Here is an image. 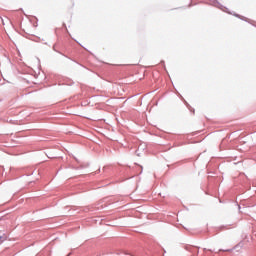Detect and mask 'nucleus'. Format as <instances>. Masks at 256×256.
<instances>
[{
  "mask_svg": "<svg viewBox=\"0 0 256 256\" xmlns=\"http://www.w3.org/2000/svg\"><path fill=\"white\" fill-rule=\"evenodd\" d=\"M0 241H5V236L4 237L0 236Z\"/></svg>",
  "mask_w": 256,
  "mask_h": 256,
  "instance_id": "f257e3e1",
  "label": "nucleus"
}]
</instances>
